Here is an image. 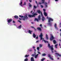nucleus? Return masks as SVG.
<instances>
[{
  "mask_svg": "<svg viewBox=\"0 0 61 61\" xmlns=\"http://www.w3.org/2000/svg\"><path fill=\"white\" fill-rule=\"evenodd\" d=\"M55 54L56 55H57V56H61V55H60L58 53H56Z\"/></svg>",
  "mask_w": 61,
  "mask_h": 61,
  "instance_id": "nucleus-11",
  "label": "nucleus"
},
{
  "mask_svg": "<svg viewBox=\"0 0 61 61\" xmlns=\"http://www.w3.org/2000/svg\"><path fill=\"white\" fill-rule=\"evenodd\" d=\"M41 16H42V17L43 16V15L42 14V12H41Z\"/></svg>",
  "mask_w": 61,
  "mask_h": 61,
  "instance_id": "nucleus-39",
  "label": "nucleus"
},
{
  "mask_svg": "<svg viewBox=\"0 0 61 61\" xmlns=\"http://www.w3.org/2000/svg\"><path fill=\"white\" fill-rule=\"evenodd\" d=\"M28 17H33V15H29L28 16Z\"/></svg>",
  "mask_w": 61,
  "mask_h": 61,
  "instance_id": "nucleus-18",
  "label": "nucleus"
},
{
  "mask_svg": "<svg viewBox=\"0 0 61 61\" xmlns=\"http://www.w3.org/2000/svg\"><path fill=\"white\" fill-rule=\"evenodd\" d=\"M44 5H45V7H47V3L46 2H45L44 3Z\"/></svg>",
  "mask_w": 61,
  "mask_h": 61,
  "instance_id": "nucleus-10",
  "label": "nucleus"
},
{
  "mask_svg": "<svg viewBox=\"0 0 61 61\" xmlns=\"http://www.w3.org/2000/svg\"><path fill=\"white\" fill-rule=\"evenodd\" d=\"M12 21V19H10L8 20L7 22H8V23H10V22H11Z\"/></svg>",
  "mask_w": 61,
  "mask_h": 61,
  "instance_id": "nucleus-7",
  "label": "nucleus"
},
{
  "mask_svg": "<svg viewBox=\"0 0 61 61\" xmlns=\"http://www.w3.org/2000/svg\"><path fill=\"white\" fill-rule=\"evenodd\" d=\"M19 16L20 17H21V18H23V20L24 21L27 20L28 18V17H27V15H26V14L25 16H21V15H20Z\"/></svg>",
  "mask_w": 61,
  "mask_h": 61,
  "instance_id": "nucleus-1",
  "label": "nucleus"
},
{
  "mask_svg": "<svg viewBox=\"0 0 61 61\" xmlns=\"http://www.w3.org/2000/svg\"><path fill=\"white\" fill-rule=\"evenodd\" d=\"M13 23H15V21L14 20H13Z\"/></svg>",
  "mask_w": 61,
  "mask_h": 61,
  "instance_id": "nucleus-48",
  "label": "nucleus"
},
{
  "mask_svg": "<svg viewBox=\"0 0 61 61\" xmlns=\"http://www.w3.org/2000/svg\"><path fill=\"white\" fill-rule=\"evenodd\" d=\"M39 48H40V47H38L37 48V49L38 50V51H39Z\"/></svg>",
  "mask_w": 61,
  "mask_h": 61,
  "instance_id": "nucleus-32",
  "label": "nucleus"
},
{
  "mask_svg": "<svg viewBox=\"0 0 61 61\" xmlns=\"http://www.w3.org/2000/svg\"><path fill=\"white\" fill-rule=\"evenodd\" d=\"M31 11V12H30V13H31V14H32V11Z\"/></svg>",
  "mask_w": 61,
  "mask_h": 61,
  "instance_id": "nucleus-60",
  "label": "nucleus"
},
{
  "mask_svg": "<svg viewBox=\"0 0 61 61\" xmlns=\"http://www.w3.org/2000/svg\"><path fill=\"white\" fill-rule=\"evenodd\" d=\"M60 31H61V29H60Z\"/></svg>",
  "mask_w": 61,
  "mask_h": 61,
  "instance_id": "nucleus-64",
  "label": "nucleus"
},
{
  "mask_svg": "<svg viewBox=\"0 0 61 61\" xmlns=\"http://www.w3.org/2000/svg\"><path fill=\"white\" fill-rule=\"evenodd\" d=\"M38 36L36 38V39H38Z\"/></svg>",
  "mask_w": 61,
  "mask_h": 61,
  "instance_id": "nucleus-53",
  "label": "nucleus"
},
{
  "mask_svg": "<svg viewBox=\"0 0 61 61\" xmlns=\"http://www.w3.org/2000/svg\"><path fill=\"white\" fill-rule=\"evenodd\" d=\"M37 29L38 30H39L40 31H41V28L38 27L37 28Z\"/></svg>",
  "mask_w": 61,
  "mask_h": 61,
  "instance_id": "nucleus-13",
  "label": "nucleus"
},
{
  "mask_svg": "<svg viewBox=\"0 0 61 61\" xmlns=\"http://www.w3.org/2000/svg\"><path fill=\"white\" fill-rule=\"evenodd\" d=\"M46 55L45 53H44L42 55V56H46Z\"/></svg>",
  "mask_w": 61,
  "mask_h": 61,
  "instance_id": "nucleus-31",
  "label": "nucleus"
},
{
  "mask_svg": "<svg viewBox=\"0 0 61 61\" xmlns=\"http://www.w3.org/2000/svg\"><path fill=\"white\" fill-rule=\"evenodd\" d=\"M35 2L36 4H37V5H38V4H37V1H36V0L35 1Z\"/></svg>",
  "mask_w": 61,
  "mask_h": 61,
  "instance_id": "nucleus-43",
  "label": "nucleus"
},
{
  "mask_svg": "<svg viewBox=\"0 0 61 61\" xmlns=\"http://www.w3.org/2000/svg\"><path fill=\"white\" fill-rule=\"evenodd\" d=\"M55 0L56 2H58V0Z\"/></svg>",
  "mask_w": 61,
  "mask_h": 61,
  "instance_id": "nucleus-50",
  "label": "nucleus"
},
{
  "mask_svg": "<svg viewBox=\"0 0 61 61\" xmlns=\"http://www.w3.org/2000/svg\"><path fill=\"white\" fill-rule=\"evenodd\" d=\"M45 20V18L44 16H43L42 17V20L43 22H44Z\"/></svg>",
  "mask_w": 61,
  "mask_h": 61,
  "instance_id": "nucleus-8",
  "label": "nucleus"
},
{
  "mask_svg": "<svg viewBox=\"0 0 61 61\" xmlns=\"http://www.w3.org/2000/svg\"><path fill=\"white\" fill-rule=\"evenodd\" d=\"M34 8H36V7H37L36 6H34Z\"/></svg>",
  "mask_w": 61,
  "mask_h": 61,
  "instance_id": "nucleus-49",
  "label": "nucleus"
},
{
  "mask_svg": "<svg viewBox=\"0 0 61 61\" xmlns=\"http://www.w3.org/2000/svg\"><path fill=\"white\" fill-rule=\"evenodd\" d=\"M40 26L41 27V28H43V27H42V24H40Z\"/></svg>",
  "mask_w": 61,
  "mask_h": 61,
  "instance_id": "nucleus-38",
  "label": "nucleus"
},
{
  "mask_svg": "<svg viewBox=\"0 0 61 61\" xmlns=\"http://www.w3.org/2000/svg\"><path fill=\"white\" fill-rule=\"evenodd\" d=\"M29 32L30 34H31L32 32V31H31L30 30H29Z\"/></svg>",
  "mask_w": 61,
  "mask_h": 61,
  "instance_id": "nucleus-26",
  "label": "nucleus"
},
{
  "mask_svg": "<svg viewBox=\"0 0 61 61\" xmlns=\"http://www.w3.org/2000/svg\"><path fill=\"white\" fill-rule=\"evenodd\" d=\"M44 41L45 43H46V40H44Z\"/></svg>",
  "mask_w": 61,
  "mask_h": 61,
  "instance_id": "nucleus-47",
  "label": "nucleus"
},
{
  "mask_svg": "<svg viewBox=\"0 0 61 61\" xmlns=\"http://www.w3.org/2000/svg\"><path fill=\"white\" fill-rule=\"evenodd\" d=\"M40 15H39L38 16V19H36V18H35V20L36 21H37V22H38V20H40V17H41Z\"/></svg>",
  "mask_w": 61,
  "mask_h": 61,
  "instance_id": "nucleus-3",
  "label": "nucleus"
},
{
  "mask_svg": "<svg viewBox=\"0 0 61 61\" xmlns=\"http://www.w3.org/2000/svg\"><path fill=\"white\" fill-rule=\"evenodd\" d=\"M43 10L44 11V12H45V11H46V10H45V9H43Z\"/></svg>",
  "mask_w": 61,
  "mask_h": 61,
  "instance_id": "nucleus-51",
  "label": "nucleus"
},
{
  "mask_svg": "<svg viewBox=\"0 0 61 61\" xmlns=\"http://www.w3.org/2000/svg\"><path fill=\"white\" fill-rule=\"evenodd\" d=\"M41 8H43V7H44L43 6V5H41Z\"/></svg>",
  "mask_w": 61,
  "mask_h": 61,
  "instance_id": "nucleus-42",
  "label": "nucleus"
},
{
  "mask_svg": "<svg viewBox=\"0 0 61 61\" xmlns=\"http://www.w3.org/2000/svg\"><path fill=\"white\" fill-rule=\"evenodd\" d=\"M18 22H20V23H21V21H20V20H18Z\"/></svg>",
  "mask_w": 61,
  "mask_h": 61,
  "instance_id": "nucleus-57",
  "label": "nucleus"
},
{
  "mask_svg": "<svg viewBox=\"0 0 61 61\" xmlns=\"http://www.w3.org/2000/svg\"><path fill=\"white\" fill-rule=\"evenodd\" d=\"M44 15L46 16L47 15V14H46V13L45 12H44Z\"/></svg>",
  "mask_w": 61,
  "mask_h": 61,
  "instance_id": "nucleus-24",
  "label": "nucleus"
},
{
  "mask_svg": "<svg viewBox=\"0 0 61 61\" xmlns=\"http://www.w3.org/2000/svg\"><path fill=\"white\" fill-rule=\"evenodd\" d=\"M29 1L30 3H31V2H32V0H29Z\"/></svg>",
  "mask_w": 61,
  "mask_h": 61,
  "instance_id": "nucleus-45",
  "label": "nucleus"
},
{
  "mask_svg": "<svg viewBox=\"0 0 61 61\" xmlns=\"http://www.w3.org/2000/svg\"><path fill=\"white\" fill-rule=\"evenodd\" d=\"M53 42L54 44H56V41L55 40H53Z\"/></svg>",
  "mask_w": 61,
  "mask_h": 61,
  "instance_id": "nucleus-15",
  "label": "nucleus"
},
{
  "mask_svg": "<svg viewBox=\"0 0 61 61\" xmlns=\"http://www.w3.org/2000/svg\"><path fill=\"white\" fill-rule=\"evenodd\" d=\"M49 20H48V22L49 23H50V21H53V20L50 18H48Z\"/></svg>",
  "mask_w": 61,
  "mask_h": 61,
  "instance_id": "nucleus-6",
  "label": "nucleus"
},
{
  "mask_svg": "<svg viewBox=\"0 0 61 61\" xmlns=\"http://www.w3.org/2000/svg\"><path fill=\"white\" fill-rule=\"evenodd\" d=\"M48 47H49V48H50V47H51L50 46V45L49 43L48 44Z\"/></svg>",
  "mask_w": 61,
  "mask_h": 61,
  "instance_id": "nucleus-27",
  "label": "nucleus"
},
{
  "mask_svg": "<svg viewBox=\"0 0 61 61\" xmlns=\"http://www.w3.org/2000/svg\"><path fill=\"white\" fill-rule=\"evenodd\" d=\"M33 49H34V48H35V46H34L33 47Z\"/></svg>",
  "mask_w": 61,
  "mask_h": 61,
  "instance_id": "nucleus-55",
  "label": "nucleus"
},
{
  "mask_svg": "<svg viewBox=\"0 0 61 61\" xmlns=\"http://www.w3.org/2000/svg\"><path fill=\"white\" fill-rule=\"evenodd\" d=\"M43 35V34L42 33H41V34L39 36L41 38V40H42L43 39V37H42Z\"/></svg>",
  "mask_w": 61,
  "mask_h": 61,
  "instance_id": "nucleus-4",
  "label": "nucleus"
},
{
  "mask_svg": "<svg viewBox=\"0 0 61 61\" xmlns=\"http://www.w3.org/2000/svg\"><path fill=\"white\" fill-rule=\"evenodd\" d=\"M38 42H39V41H37L36 42V43H38Z\"/></svg>",
  "mask_w": 61,
  "mask_h": 61,
  "instance_id": "nucleus-59",
  "label": "nucleus"
},
{
  "mask_svg": "<svg viewBox=\"0 0 61 61\" xmlns=\"http://www.w3.org/2000/svg\"><path fill=\"white\" fill-rule=\"evenodd\" d=\"M38 53L39 54H40V55L41 54V53H40V52L39 51H38Z\"/></svg>",
  "mask_w": 61,
  "mask_h": 61,
  "instance_id": "nucleus-44",
  "label": "nucleus"
},
{
  "mask_svg": "<svg viewBox=\"0 0 61 61\" xmlns=\"http://www.w3.org/2000/svg\"><path fill=\"white\" fill-rule=\"evenodd\" d=\"M32 14L33 15V17H35V16H36V15H38L37 13H34V12H33L32 13Z\"/></svg>",
  "mask_w": 61,
  "mask_h": 61,
  "instance_id": "nucleus-5",
  "label": "nucleus"
},
{
  "mask_svg": "<svg viewBox=\"0 0 61 61\" xmlns=\"http://www.w3.org/2000/svg\"><path fill=\"white\" fill-rule=\"evenodd\" d=\"M29 6L30 7H32V5L30 4V3H29Z\"/></svg>",
  "mask_w": 61,
  "mask_h": 61,
  "instance_id": "nucleus-29",
  "label": "nucleus"
},
{
  "mask_svg": "<svg viewBox=\"0 0 61 61\" xmlns=\"http://www.w3.org/2000/svg\"><path fill=\"white\" fill-rule=\"evenodd\" d=\"M35 31H36V29L35 28H34Z\"/></svg>",
  "mask_w": 61,
  "mask_h": 61,
  "instance_id": "nucleus-52",
  "label": "nucleus"
},
{
  "mask_svg": "<svg viewBox=\"0 0 61 61\" xmlns=\"http://www.w3.org/2000/svg\"><path fill=\"white\" fill-rule=\"evenodd\" d=\"M29 51V52H32V49H30V50H28Z\"/></svg>",
  "mask_w": 61,
  "mask_h": 61,
  "instance_id": "nucleus-40",
  "label": "nucleus"
},
{
  "mask_svg": "<svg viewBox=\"0 0 61 61\" xmlns=\"http://www.w3.org/2000/svg\"><path fill=\"white\" fill-rule=\"evenodd\" d=\"M50 59H51L52 60H53L54 59H53L51 57H50Z\"/></svg>",
  "mask_w": 61,
  "mask_h": 61,
  "instance_id": "nucleus-41",
  "label": "nucleus"
},
{
  "mask_svg": "<svg viewBox=\"0 0 61 61\" xmlns=\"http://www.w3.org/2000/svg\"><path fill=\"white\" fill-rule=\"evenodd\" d=\"M48 57H49L50 58V57H51V55H50L49 54H48Z\"/></svg>",
  "mask_w": 61,
  "mask_h": 61,
  "instance_id": "nucleus-34",
  "label": "nucleus"
},
{
  "mask_svg": "<svg viewBox=\"0 0 61 61\" xmlns=\"http://www.w3.org/2000/svg\"><path fill=\"white\" fill-rule=\"evenodd\" d=\"M30 27H31V28H34H34H34V26H30Z\"/></svg>",
  "mask_w": 61,
  "mask_h": 61,
  "instance_id": "nucleus-46",
  "label": "nucleus"
},
{
  "mask_svg": "<svg viewBox=\"0 0 61 61\" xmlns=\"http://www.w3.org/2000/svg\"><path fill=\"white\" fill-rule=\"evenodd\" d=\"M46 39H47L48 40V35H47V34H46Z\"/></svg>",
  "mask_w": 61,
  "mask_h": 61,
  "instance_id": "nucleus-22",
  "label": "nucleus"
},
{
  "mask_svg": "<svg viewBox=\"0 0 61 61\" xmlns=\"http://www.w3.org/2000/svg\"><path fill=\"white\" fill-rule=\"evenodd\" d=\"M31 24H33L34 22H31Z\"/></svg>",
  "mask_w": 61,
  "mask_h": 61,
  "instance_id": "nucleus-61",
  "label": "nucleus"
},
{
  "mask_svg": "<svg viewBox=\"0 0 61 61\" xmlns=\"http://www.w3.org/2000/svg\"><path fill=\"white\" fill-rule=\"evenodd\" d=\"M24 4L25 5H26V3L25 2H24Z\"/></svg>",
  "mask_w": 61,
  "mask_h": 61,
  "instance_id": "nucleus-54",
  "label": "nucleus"
},
{
  "mask_svg": "<svg viewBox=\"0 0 61 61\" xmlns=\"http://www.w3.org/2000/svg\"><path fill=\"white\" fill-rule=\"evenodd\" d=\"M52 22H51L50 23H48L49 25H50V26H52Z\"/></svg>",
  "mask_w": 61,
  "mask_h": 61,
  "instance_id": "nucleus-25",
  "label": "nucleus"
},
{
  "mask_svg": "<svg viewBox=\"0 0 61 61\" xmlns=\"http://www.w3.org/2000/svg\"><path fill=\"white\" fill-rule=\"evenodd\" d=\"M29 56V55H26L25 56V57H28Z\"/></svg>",
  "mask_w": 61,
  "mask_h": 61,
  "instance_id": "nucleus-28",
  "label": "nucleus"
},
{
  "mask_svg": "<svg viewBox=\"0 0 61 61\" xmlns=\"http://www.w3.org/2000/svg\"><path fill=\"white\" fill-rule=\"evenodd\" d=\"M30 60L31 61H35L33 57H32L31 58Z\"/></svg>",
  "mask_w": 61,
  "mask_h": 61,
  "instance_id": "nucleus-16",
  "label": "nucleus"
},
{
  "mask_svg": "<svg viewBox=\"0 0 61 61\" xmlns=\"http://www.w3.org/2000/svg\"><path fill=\"white\" fill-rule=\"evenodd\" d=\"M51 36L50 39V41H52L55 38L54 37V36L53 35H52L51 34Z\"/></svg>",
  "mask_w": 61,
  "mask_h": 61,
  "instance_id": "nucleus-2",
  "label": "nucleus"
},
{
  "mask_svg": "<svg viewBox=\"0 0 61 61\" xmlns=\"http://www.w3.org/2000/svg\"><path fill=\"white\" fill-rule=\"evenodd\" d=\"M53 46L51 45V47H50V48H51V50H52V51L54 50V48H53Z\"/></svg>",
  "mask_w": 61,
  "mask_h": 61,
  "instance_id": "nucleus-9",
  "label": "nucleus"
},
{
  "mask_svg": "<svg viewBox=\"0 0 61 61\" xmlns=\"http://www.w3.org/2000/svg\"><path fill=\"white\" fill-rule=\"evenodd\" d=\"M39 55V54H37L35 56V58H36L37 57V56H38Z\"/></svg>",
  "mask_w": 61,
  "mask_h": 61,
  "instance_id": "nucleus-19",
  "label": "nucleus"
},
{
  "mask_svg": "<svg viewBox=\"0 0 61 61\" xmlns=\"http://www.w3.org/2000/svg\"><path fill=\"white\" fill-rule=\"evenodd\" d=\"M14 18L15 19H18V16L16 15L14 16Z\"/></svg>",
  "mask_w": 61,
  "mask_h": 61,
  "instance_id": "nucleus-12",
  "label": "nucleus"
},
{
  "mask_svg": "<svg viewBox=\"0 0 61 61\" xmlns=\"http://www.w3.org/2000/svg\"><path fill=\"white\" fill-rule=\"evenodd\" d=\"M22 0H20V3H19V5H20L21 6H22Z\"/></svg>",
  "mask_w": 61,
  "mask_h": 61,
  "instance_id": "nucleus-21",
  "label": "nucleus"
},
{
  "mask_svg": "<svg viewBox=\"0 0 61 61\" xmlns=\"http://www.w3.org/2000/svg\"><path fill=\"white\" fill-rule=\"evenodd\" d=\"M19 20H21V19L20 18H19Z\"/></svg>",
  "mask_w": 61,
  "mask_h": 61,
  "instance_id": "nucleus-62",
  "label": "nucleus"
},
{
  "mask_svg": "<svg viewBox=\"0 0 61 61\" xmlns=\"http://www.w3.org/2000/svg\"><path fill=\"white\" fill-rule=\"evenodd\" d=\"M45 59H45V58H43V59L41 60V61H43L44 60H45Z\"/></svg>",
  "mask_w": 61,
  "mask_h": 61,
  "instance_id": "nucleus-33",
  "label": "nucleus"
},
{
  "mask_svg": "<svg viewBox=\"0 0 61 61\" xmlns=\"http://www.w3.org/2000/svg\"><path fill=\"white\" fill-rule=\"evenodd\" d=\"M58 45V44H56L55 45V47L56 48H57V46Z\"/></svg>",
  "mask_w": 61,
  "mask_h": 61,
  "instance_id": "nucleus-30",
  "label": "nucleus"
},
{
  "mask_svg": "<svg viewBox=\"0 0 61 61\" xmlns=\"http://www.w3.org/2000/svg\"><path fill=\"white\" fill-rule=\"evenodd\" d=\"M33 36L34 38H36V34H35L34 33H33Z\"/></svg>",
  "mask_w": 61,
  "mask_h": 61,
  "instance_id": "nucleus-20",
  "label": "nucleus"
},
{
  "mask_svg": "<svg viewBox=\"0 0 61 61\" xmlns=\"http://www.w3.org/2000/svg\"><path fill=\"white\" fill-rule=\"evenodd\" d=\"M34 50L35 52H36V50L35 49H34Z\"/></svg>",
  "mask_w": 61,
  "mask_h": 61,
  "instance_id": "nucleus-58",
  "label": "nucleus"
},
{
  "mask_svg": "<svg viewBox=\"0 0 61 61\" xmlns=\"http://www.w3.org/2000/svg\"><path fill=\"white\" fill-rule=\"evenodd\" d=\"M31 56H33V57H34V56H35V54H32L31 55Z\"/></svg>",
  "mask_w": 61,
  "mask_h": 61,
  "instance_id": "nucleus-35",
  "label": "nucleus"
},
{
  "mask_svg": "<svg viewBox=\"0 0 61 61\" xmlns=\"http://www.w3.org/2000/svg\"><path fill=\"white\" fill-rule=\"evenodd\" d=\"M22 26V25H20V26H19L18 27V28H19V29H20V28H21V27Z\"/></svg>",
  "mask_w": 61,
  "mask_h": 61,
  "instance_id": "nucleus-23",
  "label": "nucleus"
},
{
  "mask_svg": "<svg viewBox=\"0 0 61 61\" xmlns=\"http://www.w3.org/2000/svg\"><path fill=\"white\" fill-rule=\"evenodd\" d=\"M28 61V59L27 58L25 59L24 60V61Z\"/></svg>",
  "mask_w": 61,
  "mask_h": 61,
  "instance_id": "nucleus-36",
  "label": "nucleus"
},
{
  "mask_svg": "<svg viewBox=\"0 0 61 61\" xmlns=\"http://www.w3.org/2000/svg\"><path fill=\"white\" fill-rule=\"evenodd\" d=\"M41 12H42L40 10H38L37 11V13L39 14H40V13H41Z\"/></svg>",
  "mask_w": 61,
  "mask_h": 61,
  "instance_id": "nucleus-14",
  "label": "nucleus"
},
{
  "mask_svg": "<svg viewBox=\"0 0 61 61\" xmlns=\"http://www.w3.org/2000/svg\"><path fill=\"white\" fill-rule=\"evenodd\" d=\"M60 36H61V33H60Z\"/></svg>",
  "mask_w": 61,
  "mask_h": 61,
  "instance_id": "nucleus-63",
  "label": "nucleus"
},
{
  "mask_svg": "<svg viewBox=\"0 0 61 61\" xmlns=\"http://www.w3.org/2000/svg\"><path fill=\"white\" fill-rule=\"evenodd\" d=\"M39 47L40 48H41V47H42V45L41 44H40L39 45Z\"/></svg>",
  "mask_w": 61,
  "mask_h": 61,
  "instance_id": "nucleus-37",
  "label": "nucleus"
},
{
  "mask_svg": "<svg viewBox=\"0 0 61 61\" xmlns=\"http://www.w3.org/2000/svg\"><path fill=\"white\" fill-rule=\"evenodd\" d=\"M39 4L40 5H41V3H40V2H39Z\"/></svg>",
  "mask_w": 61,
  "mask_h": 61,
  "instance_id": "nucleus-56",
  "label": "nucleus"
},
{
  "mask_svg": "<svg viewBox=\"0 0 61 61\" xmlns=\"http://www.w3.org/2000/svg\"><path fill=\"white\" fill-rule=\"evenodd\" d=\"M54 26L55 28H56V29H57V27H56V23L55 24Z\"/></svg>",
  "mask_w": 61,
  "mask_h": 61,
  "instance_id": "nucleus-17",
  "label": "nucleus"
}]
</instances>
